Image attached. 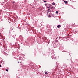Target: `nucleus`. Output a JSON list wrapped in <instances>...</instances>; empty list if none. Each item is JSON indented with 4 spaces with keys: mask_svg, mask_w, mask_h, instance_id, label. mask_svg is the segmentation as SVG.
I'll use <instances>...</instances> for the list:
<instances>
[{
    "mask_svg": "<svg viewBox=\"0 0 78 78\" xmlns=\"http://www.w3.org/2000/svg\"><path fill=\"white\" fill-rule=\"evenodd\" d=\"M47 8H49V9H53V8H52V6H51V7L50 6H49V7H47Z\"/></svg>",
    "mask_w": 78,
    "mask_h": 78,
    "instance_id": "1",
    "label": "nucleus"
},
{
    "mask_svg": "<svg viewBox=\"0 0 78 78\" xmlns=\"http://www.w3.org/2000/svg\"><path fill=\"white\" fill-rule=\"evenodd\" d=\"M51 12V10L48 9L47 13H48V12Z\"/></svg>",
    "mask_w": 78,
    "mask_h": 78,
    "instance_id": "2",
    "label": "nucleus"
},
{
    "mask_svg": "<svg viewBox=\"0 0 78 78\" xmlns=\"http://www.w3.org/2000/svg\"><path fill=\"white\" fill-rule=\"evenodd\" d=\"M61 27V25H58L57 26V28H60V27Z\"/></svg>",
    "mask_w": 78,
    "mask_h": 78,
    "instance_id": "3",
    "label": "nucleus"
},
{
    "mask_svg": "<svg viewBox=\"0 0 78 78\" xmlns=\"http://www.w3.org/2000/svg\"><path fill=\"white\" fill-rule=\"evenodd\" d=\"M64 2L65 3V4H67V1H64Z\"/></svg>",
    "mask_w": 78,
    "mask_h": 78,
    "instance_id": "4",
    "label": "nucleus"
},
{
    "mask_svg": "<svg viewBox=\"0 0 78 78\" xmlns=\"http://www.w3.org/2000/svg\"><path fill=\"white\" fill-rule=\"evenodd\" d=\"M1 33H0V37H2V38H3V36L1 35Z\"/></svg>",
    "mask_w": 78,
    "mask_h": 78,
    "instance_id": "5",
    "label": "nucleus"
},
{
    "mask_svg": "<svg viewBox=\"0 0 78 78\" xmlns=\"http://www.w3.org/2000/svg\"><path fill=\"white\" fill-rule=\"evenodd\" d=\"M44 40H46V39H47V38L44 37Z\"/></svg>",
    "mask_w": 78,
    "mask_h": 78,
    "instance_id": "6",
    "label": "nucleus"
},
{
    "mask_svg": "<svg viewBox=\"0 0 78 78\" xmlns=\"http://www.w3.org/2000/svg\"><path fill=\"white\" fill-rule=\"evenodd\" d=\"M53 5H55V3L53 2L52 3Z\"/></svg>",
    "mask_w": 78,
    "mask_h": 78,
    "instance_id": "7",
    "label": "nucleus"
},
{
    "mask_svg": "<svg viewBox=\"0 0 78 78\" xmlns=\"http://www.w3.org/2000/svg\"><path fill=\"white\" fill-rule=\"evenodd\" d=\"M58 11H56V14H58Z\"/></svg>",
    "mask_w": 78,
    "mask_h": 78,
    "instance_id": "8",
    "label": "nucleus"
},
{
    "mask_svg": "<svg viewBox=\"0 0 78 78\" xmlns=\"http://www.w3.org/2000/svg\"><path fill=\"white\" fill-rule=\"evenodd\" d=\"M52 9H55V7H52Z\"/></svg>",
    "mask_w": 78,
    "mask_h": 78,
    "instance_id": "9",
    "label": "nucleus"
},
{
    "mask_svg": "<svg viewBox=\"0 0 78 78\" xmlns=\"http://www.w3.org/2000/svg\"><path fill=\"white\" fill-rule=\"evenodd\" d=\"M58 41L57 40H55V42H58Z\"/></svg>",
    "mask_w": 78,
    "mask_h": 78,
    "instance_id": "10",
    "label": "nucleus"
},
{
    "mask_svg": "<svg viewBox=\"0 0 78 78\" xmlns=\"http://www.w3.org/2000/svg\"><path fill=\"white\" fill-rule=\"evenodd\" d=\"M45 74H46V75H47V74H48V73H47V72H45Z\"/></svg>",
    "mask_w": 78,
    "mask_h": 78,
    "instance_id": "11",
    "label": "nucleus"
},
{
    "mask_svg": "<svg viewBox=\"0 0 78 78\" xmlns=\"http://www.w3.org/2000/svg\"><path fill=\"white\" fill-rule=\"evenodd\" d=\"M6 71L7 72H8V70L6 69Z\"/></svg>",
    "mask_w": 78,
    "mask_h": 78,
    "instance_id": "12",
    "label": "nucleus"
},
{
    "mask_svg": "<svg viewBox=\"0 0 78 78\" xmlns=\"http://www.w3.org/2000/svg\"><path fill=\"white\" fill-rule=\"evenodd\" d=\"M47 2V1H44L43 2L44 3H45V2Z\"/></svg>",
    "mask_w": 78,
    "mask_h": 78,
    "instance_id": "13",
    "label": "nucleus"
},
{
    "mask_svg": "<svg viewBox=\"0 0 78 78\" xmlns=\"http://www.w3.org/2000/svg\"><path fill=\"white\" fill-rule=\"evenodd\" d=\"M51 17V16H50V15H49V16H48V17Z\"/></svg>",
    "mask_w": 78,
    "mask_h": 78,
    "instance_id": "14",
    "label": "nucleus"
},
{
    "mask_svg": "<svg viewBox=\"0 0 78 78\" xmlns=\"http://www.w3.org/2000/svg\"><path fill=\"white\" fill-rule=\"evenodd\" d=\"M2 67V66L0 65V67Z\"/></svg>",
    "mask_w": 78,
    "mask_h": 78,
    "instance_id": "15",
    "label": "nucleus"
},
{
    "mask_svg": "<svg viewBox=\"0 0 78 78\" xmlns=\"http://www.w3.org/2000/svg\"><path fill=\"white\" fill-rule=\"evenodd\" d=\"M45 5L46 6H47V3H46V4H45Z\"/></svg>",
    "mask_w": 78,
    "mask_h": 78,
    "instance_id": "16",
    "label": "nucleus"
},
{
    "mask_svg": "<svg viewBox=\"0 0 78 78\" xmlns=\"http://www.w3.org/2000/svg\"><path fill=\"white\" fill-rule=\"evenodd\" d=\"M18 63H19V62H18Z\"/></svg>",
    "mask_w": 78,
    "mask_h": 78,
    "instance_id": "17",
    "label": "nucleus"
},
{
    "mask_svg": "<svg viewBox=\"0 0 78 78\" xmlns=\"http://www.w3.org/2000/svg\"><path fill=\"white\" fill-rule=\"evenodd\" d=\"M56 39H58V38H57Z\"/></svg>",
    "mask_w": 78,
    "mask_h": 78,
    "instance_id": "18",
    "label": "nucleus"
},
{
    "mask_svg": "<svg viewBox=\"0 0 78 78\" xmlns=\"http://www.w3.org/2000/svg\"><path fill=\"white\" fill-rule=\"evenodd\" d=\"M13 3H14V2H13Z\"/></svg>",
    "mask_w": 78,
    "mask_h": 78,
    "instance_id": "19",
    "label": "nucleus"
}]
</instances>
